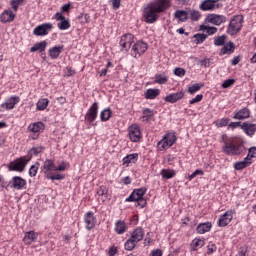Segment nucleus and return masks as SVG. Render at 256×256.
Here are the masks:
<instances>
[{"label":"nucleus","instance_id":"nucleus-35","mask_svg":"<svg viewBox=\"0 0 256 256\" xmlns=\"http://www.w3.org/2000/svg\"><path fill=\"white\" fill-rule=\"evenodd\" d=\"M45 49H47V41H41L35 43L33 47L30 48V52L35 53V51H39L40 53H43Z\"/></svg>","mask_w":256,"mask_h":256},{"label":"nucleus","instance_id":"nucleus-44","mask_svg":"<svg viewBox=\"0 0 256 256\" xmlns=\"http://www.w3.org/2000/svg\"><path fill=\"white\" fill-rule=\"evenodd\" d=\"M194 43H196V45H201V43H204V41L207 39L208 35L207 34H195L194 36Z\"/></svg>","mask_w":256,"mask_h":256},{"label":"nucleus","instance_id":"nucleus-18","mask_svg":"<svg viewBox=\"0 0 256 256\" xmlns=\"http://www.w3.org/2000/svg\"><path fill=\"white\" fill-rule=\"evenodd\" d=\"M199 9L201 11H215V9H219V4L217 0H204L200 3Z\"/></svg>","mask_w":256,"mask_h":256},{"label":"nucleus","instance_id":"nucleus-2","mask_svg":"<svg viewBox=\"0 0 256 256\" xmlns=\"http://www.w3.org/2000/svg\"><path fill=\"white\" fill-rule=\"evenodd\" d=\"M145 238V230L142 227H136L130 231V237L124 243L126 251H133L137 247V243H141Z\"/></svg>","mask_w":256,"mask_h":256},{"label":"nucleus","instance_id":"nucleus-10","mask_svg":"<svg viewBox=\"0 0 256 256\" xmlns=\"http://www.w3.org/2000/svg\"><path fill=\"white\" fill-rule=\"evenodd\" d=\"M128 137L132 143H139L143 139L141 134V127L138 124H132L128 127Z\"/></svg>","mask_w":256,"mask_h":256},{"label":"nucleus","instance_id":"nucleus-39","mask_svg":"<svg viewBox=\"0 0 256 256\" xmlns=\"http://www.w3.org/2000/svg\"><path fill=\"white\" fill-rule=\"evenodd\" d=\"M153 115H154L153 110L149 108H145L142 111L141 120L143 121V123H147L148 121H151V118L153 117Z\"/></svg>","mask_w":256,"mask_h":256},{"label":"nucleus","instance_id":"nucleus-27","mask_svg":"<svg viewBox=\"0 0 256 256\" xmlns=\"http://www.w3.org/2000/svg\"><path fill=\"white\" fill-rule=\"evenodd\" d=\"M212 228L213 224H211V222L200 223L196 228V233H198V235H205V233H209Z\"/></svg>","mask_w":256,"mask_h":256},{"label":"nucleus","instance_id":"nucleus-8","mask_svg":"<svg viewBox=\"0 0 256 256\" xmlns=\"http://www.w3.org/2000/svg\"><path fill=\"white\" fill-rule=\"evenodd\" d=\"M147 49H149L147 43L143 41H137L132 45L130 55L135 59H139V57H141V55H143L147 51Z\"/></svg>","mask_w":256,"mask_h":256},{"label":"nucleus","instance_id":"nucleus-6","mask_svg":"<svg viewBox=\"0 0 256 256\" xmlns=\"http://www.w3.org/2000/svg\"><path fill=\"white\" fill-rule=\"evenodd\" d=\"M29 161H31V157L29 156H22L17 158L13 162H11L8 166L9 171H18V173H23L25 168L27 167Z\"/></svg>","mask_w":256,"mask_h":256},{"label":"nucleus","instance_id":"nucleus-11","mask_svg":"<svg viewBox=\"0 0 256 256\" xmlns=\"http://www.w3.org/2000/svg\"><path fill=\"white\" fill-rule=\"evenodd\" d=\"M97 115H99V103L94 102L87 110L84 119L87 123L93 125L97 119Z\"/></svg>","mask_w":256,"mask_h":256},{"label":"nucleus","instance_id":"nucleus-53","mask_svg":"<svg viewBox=\"0 0 256 256\" xmlns=\"http://www.w3.org/2000/svg\"><path fill=\"white\" fill-rule=\"evenodd\" d=\"M256 157V147H251L248 150V154L246 156V159H250V161H252V159H255Z\"/></svg>","mask_w":256,"mask_h":256},{"label":"nucleus","instance_id":"nucleus-21","mask_svg":"<svg viewBox=\"0 0 256 256\" xmlns=\"http://www.w3.org/2000/svg\"><path fill=\"white\" fill-rule=\"evenodd\" d=\"M183 97H185V92H183V90H180L176 93L168 94L164 98V101H166V103H177V101H181V99H183Z\"/></svg>","mask_w":256,"mask_h":256},{"label":"nucleus","instance_id":"nucleus-41","mask_svg":"<svg viewBox=\"0 0 256 256\" xmlns=\"http://www.w3.org/2000/svg\"><path fill=\"white\" fill-rule=\"evenodd\" d=\"M205 246V239H201V238H195L192 241V249L194 251H197L198 249H201V247Z\"/></svg>","mask_w":256,"mask_h":256},{"label":"nucleus","instance_id":"nucleus-15","mask_svg":"<svg viewBox=\"0 0 256 256\" xmlns=\"http://www.w3.org/2000/svg\"><path fill=\"white\" fill-rule=\"evenodd\" d=\"M235 210H228L218 219V227H227L233 221Z\"/></svg>","mask_w":256,"mask_h":256},{"label":"nucleus","instance_id":"nucleus-37","mask_svg":"<svg viewBox=\"0 0 256 256\" xmlns=\"http://www.w3.org/2000/svg\"><path fill=\"white\" fill-rule=\"evenodd\" d=\"M49 107V99L41 98L36 103V111H45Z\"/></svg>","mask_w":256,"mask_h":256},{"label":"nucleus","instance_id":"nucleus-52","mask_svg":"<svg viewBox=\"0 0 256 256\" xmlns=\"http://www.w3.org/2000/svg\"><path fill=\"white\" fill-rule=\"evenodd\" d=\"M232 85H235V79H228V80H225L221 87L222 89H229V87H231Z\"/></svg>","mask_w":256,"mask_h":256},{"label":"nucleus","instance_id":"nucleus-48","mask_svg":"<svg viewBox=\"0 0 256 256\" xmlns=\"http://www.w3.org/2000/svg\"><path fill=\"white\" fill-rule=\"evenodd\" d=\"M46 177L47 179H51V181H61L62 179H65V176L63 174L50 173Z\"/></svg>","mask_w":256,"mask_h":256},{"label":"nucleus","instance_id":"nucleus-56","mask_svg":"<svg viewBox=\"0 0 256 256\" xmlns=\"http://www.w3.org/2000/svg\"><path fill=\"white\" fill-rule=\"evenodd\" d=\"M229 125V119L228 118H222L216 123L217 127H227Z\"/></svg>","mask_w":256,"mask_h":256},{"label":"nucleus","instance_id":"nucleus-25","mask_svg":"<svg viewBox=\"0 0 256 256\" xmlns=\"http://www.w3.org/2000/svg\"><path fill=\"white\" fill-rule=\"evenodd\" d=\"M252 163L253 160L245 157L242 161L235 162L233 167L235 171H243V169H247V167L251 166Z\"/></svg>","mask_w":256,"mask_h":256},{"label":"nucleus","instance_id":"nucleus-28","mask_svg":"<svg viewBox=\"0 0 256 256\" xmlns=\"http://www.w3.org/2000/svg\"><path fill=\"white\" fill-rule=\"evenodd\" d=\"M250 115L251 111H249V108H242L234 114L233 119L243 121V119H249Z\"/></svg>","mask_w":256,"mask_h":256},{"label":"nucleus","instance_id":"nucleus-20","mask_svg":"<svg viewBox=\"0 0 256 256\" xmlns=\"http://www.w3.org/2000/svg\"><path fill=\"white\" fill-rule=\"evenodd\" d=\"M19 101H21L19 96H11L5 103L1 104L0 109H7L8 111H11V109H15V105H17Z\"/></svg>","mask_w":256,"mask_h":256},{"label":"nucleus","instance_id":"nucleus-30","mask_svg":"<svg viewBox=\"0 0 256 256\" xmlns=\"http://www.w3.org/2000/svg\"><path fill=\"white\" fill-rule=\"evenodd\" d=\"M241 129L242 131H244V133H246L249 137H252V135H255L256 132V125L252 124V123H247L244 122L241 125Z\"/></svg>","mask_w":256,"mask_h":256},{"label":"nucleus","instance_id":"nucleus-59","mask_svg":"<svg viewBox=\"0 0 256 256\" xmlns=\"http://www.w3.org/2000/svg\"><path fill=\"white\" fill-rule=\"evenodd\" d=\"M69 167V164L62 162L59 164V166H56V171H65Z\"/></svg>","mask_w":256,"mask_h":256},{"label":"nucleus","instance_id":"nucleus-31","mask_svg":"<svg viewBox=\"0 0 256 256\" xmlns=\"http://www.w3.org/2000/svg\"><path fill=\"white\" fill-rule=\"evenodd\" d=\"M127 229H128V227H127V223H125V221L118 220L115 223L114 231H115V233H117V235H123V233L127 232Z\"/></svg>","mask_w":256,"mask_h":256},{"label":"nucleus","instance_id":"nucleus-50","mask_svg":"<svg viewBox=\"0 0 256 256\" xmlns=\"http://www.w3.org/2000/svg\"><path fill=\"white\" fill-rule=\"evenodd\" d=\"M107 193H109V190L105 185H102L97 189V195H99V197H107Z\"/></svg>","mask_w":256,"mask_h":256},{"label":"nucleus","instance_id":"nucleus-62","mask_svg":"<svg viewBox=\"0 0 256 256\" xmlns=\"http://www.w3.org/2000/svg\"><path fill=\"white\" fill-rule=\"evenodd\" d=\"M112 9H119L121 7V0H111Z\"/></svg>","mask_w":256,"mask_h":256},{"label":"nucleus","instance_id":"nucleus-54","mask_svg":"<svg viewBox=\"0 0 256 256\" xmlns=\"http://www.w3.org/2000/svg\"><path fill=\"white\" fill-rule=\"evenodd\" d=\"M43 151H45V147L43 146H34L31 149V153H33V155H39V153H43Z\"/></svg>","mask_w":256,"mask_h":256},{"label":"nucleus","instance_id":"nucleus-64","mask_svg":"<svg viewBox=\"0 0 256 256\" xmlns=\"http://www.w3.org/2000/svg\"><path fill=\"white\" fill-rule=\"evenodd\" d=\"M200 65H201V67H210L211 61L209 59L205 58L204 60L200 61Z\"/></svg>","mask_w":256,"mask_h":256},{"label":"nucleus","instance_id":"nucleus-3","mask_svg":"<svg viewBox=\"0 0 256 256\" xmlns=\"http://www.w3.org/2000/svg\"><path fill=\"white\" fill-rule=\"evenodd\" d=\"M222 151L226 155H241V153L245 151V146L241 140L233 138L232 140L225 143Z\"/></svg>","mask_w":256,"mask_h":256},{"label":"nucleus","instance_id":"nucleus-42","mask_svg":"<svg viewBox=\"0 0 256 256\" xmlns=\"http://www.w3.org/2000/svg\"><path fill=\"white\" fill-rule=\"evenodd\" d=\"M205 84L203 83H196L193 84L192 86L188 87V93L190 95H195V93H197V91H201L202 87H204Z\"/></svg>","mask_w":256,"mask_h":256},{"label":"nucleus","instance_id":"nucleus-9","mask_svg":"<svg viewBox=\"0 0 256 256\" xmlns=\"http://www.w3.org/2000/svg\"><path fill=\"white\" fill-rule=\"evenodd\" d=\"M135 43V36L131 33L124 34L120 37L119 45L121 47V51L124 53H128L129 49H131V45Z\"/></svg>","mask_w":256,"mask_h":256},{"label":"nucleus","instance_id":"nucleus-17","mask_svg":"<svg viewBox=\"0 0 256 256\" xmlns=\"http://www.w3.org/2000/svg\"><path fill=\"white\" fill-rule=\"evenodd\" d=\"M84 222L87 231H91V229H95V225H97V218L93 212L89 211L84 215Z\"/></svg>","mask_w":256,"mask_h":256},{"label":"nucleus","instance_id":"nucleus-19","mask_svg":"<svg viewBox=\"0 0 256 256\" xmlns=\"http://www.w3.org/2000/svg\"><path fill=\"white\" fill-rule=\"evenodd\" d=\"M17 15V12H14V10L12 9H7L4 10L1 14H0V21L1 23H11L13 21H15V17Z\"/></svg>","mask_w":256,"mask_h":256},{"label":"nucleus","instance_id":"nucleus-23","mask_svg":"<svg viewBox=\"0 0 256 256\" xmlns=\"http://www.w3.org/2000/svg\"><path fill=\"white\" fill-rule=\"evenodd\" d=\"M43 171L46 177L51 175L52 171H57V166L55 165V161L53 159H47L43 164Z\"/></svg>","mask_w":256,"mask_h":256},{"label":"nucleus","instance_id":"nucleus-36","mask_svg":"<svg viewBox=\"0 0 256 256\" xmlns=\"http://www.w3.org/2000/svg\"><path fill=\"white\" fill-rule=\"evenodd\" d=\"M160 175L162 179H173L177 175V171L174 169H162Z\"/></svg>","mask_w":256,"mask_h":256},{"label":"nucleus","instance_id":"nucleus-49","mask_svg":"<svg viewBox=\"0 0 256 256\" xmlns=\"http://www.w3.org/2000/svg\"><path fill=\"white\" fill-rule=\"evenodd\" d=\"M225 39H227L225 35L216 37L214 39V45H216V47H221V45H225Z\"/></svg>","mask_w":256,"mask_h":256},{"label":"nucleus","instance_id":"nucleus-57","mask_svg":"<svg viewBox=\"0 0 256 256\" xmlns=\"http://www.w3.org/2000/svg\"><path fill=\"white\" fill-rule=\"evenodd\" d=\"M197 175H205V173H204L203 170H201V169H196V170L189 176V181H193V179H195V177H197Z\"/></svg>","mask_w":256,"mask_h":256},{"label":"nucleus","instance_id":"nucleus-46","mask_svg":"<svg viewBox=\"0 0 256 256\" xmlns=\"http://www.w3.org/2000/svg\"><path fill=\"white\" fill-rule=\"evenodd\" d=\"M25 3V0H11L10 5L14 11V13H17L19 10V5H23Z\"/></svg>","mask_w":256,"mask_h":256},{"label":"nucleus","instance_id":"nucleus-13","mask_svg":"<svg viewBox=\"0 0 256 256\" xmlns=\"http://www.w3.org/2000/svg\"><path fill=\"white\" fill-rule=\"evenodd\" d=\"M52 29H53V24L43 23L34 28L33 35H35L36 37H45L46 35H49V33H51Z\"/></svg>","mask_w":256,"mask_h":256},{"label":"nucleus","instance_id":"nucleus-26","mask_svg":"<svg viewBox=\"0 0 256 256\" xmlns=\"http://www.w3.org/2000/svg\"><path fill=\"white\" fill-rule=\"evenodd\" d=\"M137 161H139L138 153L128 154L123 158V165H125V167H131V165L137 163Z\"/></svg>","mask_w":256,"mask_h":256},{"label":"nucleus","instance_id":"nucleus-38","mask_svg":"<svg viewBox=\"0 0 256 256\" xmlns=\"http://www.w3.org/2000/svg\"><path fill=\"white\" fill-rule=\"evenodd\" d=\"M113 117V111L110 110V108H106L101 111L100 113V120L105 123L106 121H109Z\"/></svg>","mask_w":256,"mask_h":256},{"label":"nucleus","instance_id":"nucleus-29","mask_svg":"<svg viewBox=\"0 0 256 256\" xmlns=\"http://www.w3.org/2000/svg\"><path fill=\"white\" fill-rule=\"evenodd\" d=\"M63 45L54 46L48 50V55L52 59H59V55L63 53Z\"/></svg>","mask_w":256,"mask_h":256},{"label":"nucleus","instance_id":"nucleus-34","mask_svg":"<svg viewBox=\"0 0 256 256\" xmlns=\"http://www.w3.org/2000/svg\"><path fill=\"white\" fill-rule=\"evenodd\" d=\"M160 93L161 90L159 89L149 88L145 91L144 97L145 99H156L157 97H159Z\"/></svg>","mask_w":256,"mask_h":256},{"label":"nucleus","instance_id":"nucleus-47","mask_svg":"<svg viewBox=\"0 0 256 256\" xmlns=\"http://www.w3.org/2000/svg\"><path fill=\"white\" fill-rule=\"evenodd\" d=\"M40 164L39 162H36L34 165H32L29 169V176L35 177L37 175V171H39Z\"/></svg>","mask_w":256,"mask_h":256},{"label":"nucleus","instance_id":"nucleus-60","mask_svg":"<svg viewBox=\"0 0 256 256\" xmlns=\"http://www.w3.org/2000/svg\"><path fill=\"white\" fill-rule=\"evenodd\" d=\"M150 256H163V250L154 249L150 252Z\"/></svg>","mask_w":256,"mask_h":256},{"label":"nucleus","instance_id":"nucleus-51","mask_svg":"<svg viewBox=\"0 0 256 256\" xmlns=\"http://www.w3.org/2000/svg\"><path fill=\"white\" fill-rule=\"evenodd\" d=\"M217 251V245L215 243L209 242L207 245V255H213Z\"/></svg>","mask_w":256,"mask_h":256},{"label":"nucleus","instance_id":"nucleus-61","mask_svg":"<svg viewBox=\"0 0 256 256\" xmlns=\"http://www.w3.org/2000/svg\"><path fill=\"white\" fill-rule=\"evenodd\" d=\"M72 75H75V70L72 67H66L65 76L72 77Z\"/></svg>","mask_w":256,"mask_h":256},{"label":"nucleus","instance_id":"nucleus-43","mask_svg":"<svg viewBox=\"0 0 256 256\" xmlns=\"http://www.w3.org/2000/svg\"><path fill=\"white\" fill-rule=\"evenodd\" d=\"M188 19H191V21H199V19H201V12L198 10H190L188 12Z\"/></svg>","mask_w":256,"mask_h":256},{"label":"nucleus","instance_id":"nucleus-40","mask_svg":"<svg viewBox=\"0 0 256 256\" xmlns=\"http://www.w3.org/2000/svg\"><path fill=\"white\" fill-rule=\"evenodd\" d=\"M154 81L158 85H165V83L169 81V76H167L166 74H156L154 77Z\"/></svg>","mask_w":256,"mask_h":256},{"label":"nucleus","instance_id":"nucleus-24","mask_svg":"<svg viewBox=\"0 0 256 256\" xmlns=\"http://www.w3.org/2000/svg\"><path fill=\"white\" fill-rule=\"evenodd\" d=\"M37 237H39V233L35 231H28L24 233L23 243L24 245H31L37 241Z\"/></svg>","mask_w":256,"mask_h":256},{"label":"nucleus","instance_id":"nucleus-5","mask_svg":"<svg viewBox=\"0 0 256 256\" xmlns=\"http://www.w3.org/2000/svg\"><path fill=\"white\" fill-rule=\"evenodd\" d=\"M176 142L177 135H175V132H167L157 144L158 151H167V149H171Z\"/></svg>","mask_w":256,"mask_h":256},{"label":"nucleus","instance_id":"nucleus-58","mask_svg":"<svg viewBox=\"0 0 256 256\" xmlns=\"http://www.w3.org/2000/svg\"><path fill=\"white\" fill-rule=\"evenodd\" d=\"M174 75H176V77H185V69L175 68L174 69Z\"/></svg>","mask_w":256,"mask_h":256},{"label":"nucleus","instance_id":"nucleus-45","mask_svg":"<svg viewBox=\"0 0 256 256\" xmlns=\"http://www.w3.org/2000/svg\"><path fill=\"white\" fill-rule=\"evenodd\" d=\"M200 30L206 31L208 35H215V33H217V27L213 26L202 25L200 26Z\"/></svg>","mask_w":256,"mask_h":256},{"label":"nucleus","instance_id":"nucleus-16","mask_svg":"<svg viewBox=\"0 0 256 256\" xmlns=\"http://www.w3.org/2000/svg\"><path fill=\"white\" fill-rule=\"evenodd\" d=\"M227 21L224 15L219 14H208L206 16V23H211V25H223Z\"/></svg>","mask_w":256,"mask_h":256},{"label":"nucleus","instance_id":"nucleus-12","mask_svg":"<svg viewBox=\"0 0 256 256\" xmlns=\"http://www.w3.org/2000/svg\"><path fill=\"white\" fill-rule=\"evenodd\" d=\"M28 131L33 133L31 139L34 141L39 139V135L45 131V124L43 122H33L28 125Z\"/></svg>","mask_w":256,"mask_h":256},{"label":"nucleus","instance_id":"nucleus-14","mask_svg":"<svg viewBox=\"0 0 256 256\" xmlns=\"http://www.w3.org/2000/svg\"><path fill=\"white\" fill-rule=\"evenodd\" d=\"M54 18L56 19V21H60L57 24V27L58 29H60V31H67V29L71 28V22H69V19L65 18V16H63L61 12H57L54 15Z\"/></svg>","mask_w":256,"mask_h":256},{"label":"nucleus","instance_id":"nucleus-22","mask_svg":"<svg viewBox=\"0 0 256 256\" xmlns=\"http://www.w3.org/2000/svg\"><path fill=\"white\" fill-rule=\"evenodd\" d=\"M26 185H27V180L23 179L21 176H14L12 178L13 189H16L17 191H21L25 189Z\"/></svg>","mask_w":256,"mask_h":256},{"label":"nucleus","instance_id":"nucleus-1","mask_svg":"<svg viewBox=\"0 0 256 256\" xmlns=\"http://www.w3.org/2000/svg\"><path fill=\"white\" fill-rule=\"evenodd\" d=\"M171 7V0H154L144 8V19L146 23L153 24L159 19V13L167 11Z\"/></svg>","mask_w":256,"mask_h":256},{"label":"nucleus","instance_id":"nucleus-32","mask_svg":"<svg viewBox=\"0 0 256 256\" xmlns=\"http://www.w3.org/2000/svg\"><path fill=\"white\" fill-rule=\"evenodd\" d=\"M174 17L175 19L180 21V23H185V21L189 19V12L185 10H176L174 12Z\"/></svg>","mask_w":256,"mask_h":256},{"label":"nucleus","instance_id":"nucleus-4","mask_svg":"<svg viewBox=\"0 0 256 256\" xmlns=\"http://www.w3.org/2000/svg\"><path fill=\"white\" fill-rule=\"evenodd\" d=\"M145 193H147V188L142 187L139 189H134L133 192L129 195L128 198H126V203H133V202H137V207H141V209H143V207H145V205H147V200H145V198H143L145 196Z\"/></svg>","mask_w":256,"mask_h":256},{"label":"nucleus","instance_id":"nucleus-7","mask_svg":"<svg viewBox=\"0 0 256 256\" xmlns=\"http://www.w3.org/2000/svg\"><path fill=\"white\" fill-rule=\"evenodd\" d=\"M243 27V15H236L230 20L228 32L230 35L239 33Z\"/></svg>","mask_w":256,"mask_h":256},{"label":"nucleus","instance_id":"nucleus-63","mask_svg":"<svg viewBox=\"0 0 256 256\" xmlns=\"http://www.w3.org/2000/svg\"><path fill=\"white\" fill-rule=\"evenodd\" d=\"M117 255V247L112 246L108 250V256H115Z\"/></svg>","mask_w":256,"mask_h":256},{"label":"nucleus","instance_id":"nucleus-33","mask_svg":"<svg viewBox=\"0 0 256 256\" xmlns=\"http://www.w3.org/2000/svg\"><path fill=\"white\" fill-rule=\"evenodd\" d=\"M232 53H235V44L233 42L225 44L220 50V55H231Z\"/></svg>","mask_w":256,"mask_h":256},{"label":"nucleus","instance_id":"nucleus-55","mask_svg":"<svg viewBox=\"0 0 256 256\" xmlns=\"http://www.w3.org/2000/svg\"><path fill=\"white\" fill-rule=\"evenodd\" d=\"M200 101H203V94L196 95L195 98L189 101V105H195V103H200Z\"/></svg>","mask_w":256,"mask_h":256}]
</instances>
